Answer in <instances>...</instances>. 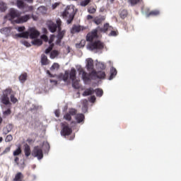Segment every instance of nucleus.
Instances as JSON below:
<instances>
[{
  "label": "nucleus",
  "instance_id": "obj_25",
  "mask_svg": "<svg viewBox=\"0 0 181 181\" xmlns=\"http://www.w3.org/2000/svg\"><path fill=\"white\" fill-rule=\"evenodd\" d=\"M22 179H23V174H22V173L19 172V173H16L13 181H22Z\"/></svg>",
  "mask_w": 181,
  "mask_h": 181
},
{
  "label": "nucleus",
  "instance_id": "obj_52",
  "mask_svg": "<svg viewBox=\"0 0 181 181\" xmlns=\"http://www.w3.org/2000/svg\"><path fill=\"white\" fill-rule=\"evenodd\" d=\"M88 12H89V13H95V8H89Z\"/></svg>",
  "mask_w": 181,
  "mask_h": 181
},
{
  "label": "nucleus",
  "instance_id": "obj_14",
  "mask_svg": "<svg viewBox=\"0 0 181 181\" xmlns=\"http://www.w3.org/2000/svg\"><path fill=\"white\" fill-rule=\"evenodd\" d=\"M90 76H93V77H97V78H105V72L103 71H92L90 73Z\"/></svg>",
  "mask_w": 181,
  "mask_h": 181
},
{
  "label": "nucleus",
  "instance_id": "obj_51",
  "mask_svg": "<svg viewBox=\"0 0 181 181\" xmlns=\"http://www.w3.org/2000/svg\"><path fill=\"white\" fill-rule=\"evenodd\" d=\"M11 151V147H7L5 148V150L3 151V153H8V152Z\"/></svg>",
  "mask_w": 181,
  "mask_h": 181
},
{
  "label": "nucleus",
  "instance_id": "obj_4",
  "mask_svg": "<svg viewBox=\"0 0 181 181\" xmlns=\"http://www.w3.org/2000/svg\"><path fill=\"white\" fill-rule=\"evenodd\" d=\"M88 47L89 50L91 52H95V53H98V52H101L105 47V44L101 42L100 40H95L91 42L88 44Z\"/></svg>",
  "mask_w": 181,
  "mask_h": 181
},
{
  "label": "nucleus",
  "instance_id": "obj_54",
  "mask_svg": "<svg viewBox=\"0 0 181 181\" xmlns=\"http://www.w3.org/2000/svg\"><path fill=\"white\" fill-rule=\"evenodd\" d=\"M14 162H15L16 165H19V158H18V157H15Z\"/></svg>",
  "mask_w": 181,
  "mask_h": 181
},
{
  "label": "nucleus",
  "instance_id": "obj_44",
  "mask_svg": "<svg viewBox=\"0 0 181 181\" xmlns=\"http://www.w3.org/2000/svg\"><path fill=\"white\" fill-rule=\"evenodd\" d=\"M91 0H83V1H82L81 2V6H87V4H90V1Z\"/></svg>",
  "mask_w": 181,
  "mask_h": 181
},
{
  "label": "nucleus",
  "instance_id": "obj_20",
  "mask_svg": "<svg viewBox=\"0 0 181 181\" xmlns=\"http://www.w3.org/2000/svg\"><path fill=\"white\" fill-rule=\"evenodd\" d=\"M11 30H12V28L11 27H6L3 28L0 30V32L3 34L5 35L6 36H8L11 35Z\"/></svg>",
  "mask_w": 181,
  "mask_h": 181
},
{
  "label": "nucleus",
  "instance_id": "obj_18",
  "mask_svg": "<svg viewBox=\"0 0 181 181\" xmlns=\"http://www.w3.org/2000/svg\"><path fill=\"white\" fill-rule=\"evenodd\" d=\"M85 116L83 115V113L76 114L75 115V119L77 122V124H81V122H84Z\"/></svg>",
  "mask_w": 181,
  "mask_h": 181
},
{
  "label": "nucleus",
  "instance_id": "obj_33",
  "mask_svg": "<svg viewBox=\"0 0 181 181\" xmlns=\"http://www.w3.org/2000/svg\"><path fill=\"white\" fill-rule=\"evenodd\" d=\"M32 44L34 46H42V45L43 44V42L40 39H35L33 41H32Z\"/></svg>",
  "mask_w": 181,
  "mask_h": 181
},
{
  "label": "nucleus",
  "instance_id": "obj_8",
  "mask_svg": "<svg viewBox=\"0 0 181 181\" xmlns=\"http://www.w3.org/2000/svg\"><path fill=\"white\" fill-rule=\"evenodd\" d=\"M62 129L61 130V135L62 136H69V135H71L73 130L69 127L67 122L62 123Z\"/></svg>",
  "mask_w": 181,
  "mask_h": 181
},
{
  "label": "nucleus",
  "instance_id": "obj_6",
  "mask_svg": "<svg viewBox=\"0 0 181 181\" xmlns=\"http://www.w3.org/2000/svg\"><path fill=\"white\" fill-rule=\"evenodd\" d=\"M11 94H12L11 88H7L3 91V95L1 97L2 104H4V105H9L11 104V101H9V95Z\"/></svg>",
  "mask_w": 181,
  "mask_h": 181
},
{
  "label": "nucleus",
  "instance_id": "obj_42",
  "mask_svg": "<svg viewBox=\"0 0 181 181\" xmlns=\"http://www.w3.org/2000/svg\"><path fill=\"white\" fill-rule=\"evenodd\" d=\"M129 4H131L132 6L134 5H136L139 2H141V0H129Z\"/></svg>",
  "mask_w": 181,
  "mask_h": 181
},
{
  "label": "nucleus",
  "instance_id": "obj_39",
  "mask_svg": "<svg viewBox=\"0 0 181 181\" xmlns=\"http://www.w3.org/2000/svg\"><path fill=\"white\" fill-rule=\"evenodd\" d=\"M54 46V44H51L50 46L45 49V52L46 53V54H48V53L53 49Z\"/></svg>",
  "mask_w": 181,
  "mask_h": 181
},
{
  "label": "nucleus",
  "instance_id": "obj_58",
  "mask_svg": "<svg viewBox=\"0 0 181 181\" xmlns=\"http://www.w3.org/2000/svg\"><path fill=\"white\" fill-rule=\"evenodd\" d=\"M47 74H49V76L50 77H54V76H53V74H52V73H50L49 71H47Z\"/></svg>",
  "mask_w": 181,
  "mask_h": 181
},
{
  "label": "nucleus",
  "instance_id": "obj_55",
  "mask_svg": "<svg viewBox=\"0 0 181 181\" xmlns=\"http://www.w3.org/2000/svg\"><path fill=\"white\" fill-rule=\"evenodd\" d=\"M23 30H25V27H18V32H23Z\"/></svg>",
  "mask_w": 181,
  "mask_h": 181
},
{
  "label": "nucleus",
  "instance_id": "obj_59",
  "mask_svg": "<svg viewBox=\"0 0 181 181\" xmlns=\"http://www.w3.org/2000/svg\"><path fill=\"white\" fill-rule=\"evenodd\" d=\"M76 124H77V122H76V121H72L71 122V125H76Z\"/></svg>",
  "mask_w": 181,
  "mask_h": 181
},
{
  "label": "nucleus",
  "instance_id": "obj_5",
  "mask_svg": "<svg viewBox=\"0 0 181 181\" xmlns=\"http://www.w3.org/2000/svg\"><path fill=\"white\" fill-rule=\"evenodd\" d=\"M18 16H21L19 11L15 8H11L9 13L4 16V22H12V20L15 19V18H18Z\"/></svg>",
  "mask_w": 181,
  "mask_h": 181
},
{
  "label": "nucleus",
  "instance_id": "obj_23",
  "mask_svg": "<svg viewBox=\"0 0 181 181\" xmlns=\"http://www.w3.org/2000/svg\"><path fill=\"white\" fill-rule=\"evenodd\" d=\"M41 64L42 66H47V64H49V59H47V56L45 54L41 56Z\"/></svg>",
  "mask_w": 181,
  "mask_h": 181
},
{
  "label": "nucleus",
  "instance_id": "obj_53",
  "mask_svg": "<svg viewBox=\"0 0 181 181\" xmlns=\"http://www.w3.org/2000/svg\"><path fill=\"white\" fill-rule=\"evenodd\" d=\"M55 115L56 117H57V118H59V117H60V110H55Z\"/></svg>",
  "mask_w": 181,
  "mask_h": 181
},
{
  "label": "nucleus",
  "instance_id": "obj_24",
  "mask_svg": "<svg viewBox=\"0 0 181 181\" xmlns=\"http://www.w3.org/2000/svg\"><path fill=\"white\" fill-rule=\"evenodd\" d=\"M69 71H66L64 74H59V78H62L64 81H67V80H69Z\"/></svg>",
  "mask_w": 181,
  "mask_h": 181
},
{
  "label": "nucleus",
  "instance_id": "obj_63",
  "mask_svg": "<svg viewBox=\"0 0 181 181\" xmlns=\"http://www.w3.org/2000/svg\"><path fill=\"white\" fill-rule=\"evenodd\" d=\"M92 18H93V16H90V15H88V16H87V18L89 19V20L91 19Z\"/></svg>",
  "mask_w": 181,
  "mask_h": 181
},
{
  "label": "nucleus",
  "instance_id": "obj_38",
  "mask_svg": "<svg viewBox=\"0 0 181 181\" xmlns=\"http://www.w3.org/2000/svg\"><path fill=\"white\" fill-rule=\"evenodd\" d=\"M127 15H128V11H127V10H122L120 11V17L122 19H124Z\"/></svg>",
  "mask_w": 181,
  "mask_h": 181
},
{
  "label": "nucleus",
  "instance_id": "obj_45",
  "mask_svg": "<svg viewBox=\"0 0 181 181\" xmlns=\"http://www.w3.org/2000/svg\"><path fill=\"white\" fill-rule=\"evenodd\" d=\"M11 108H8V110H6V111H4V112H3V114H4V115L5 116V117H8V115H11Z\"/></svg>",
  "mask_w": 181,
  "mask_h": 181
},
{
  "label": "nucleus",
  "instance_id": "obj_11",
  "mask_svg": "<svg viewBox=\"0 0 181 181\" xmlns=\"http://www.w3.org/2000/svg\"><path fill=\"white\" fill-rule=\"evenodd\" d=\"M76 114H77V110L71 108L69 112L64 115V119L66 121H71V116H74Z\"/></svg>",
  "mask_w": 181,
  "mask_h": 181
},
{
  "label": "nucleus",
  "instance_id": "obj_12",
  "mask_svg": "<svg viewBox=\"0 0 181 181\" xmlns=\"http://www.w3.org/2000/svg\"><path fill=\"white\" fill-rule=\"evenodd\" d=\"M86 29H87V27L80 25H74L72 28L71 29V33H72V35H74V33H79V32L86 30Z\"/></svg>",
  "mask_w": 181,
  "mask_h": 181
},
{
  "label": "nucleus",
  "instance_id": "obj_56",
  "mask_svg": "<svg viewBox=\"0 0 181 181\" xmlns=\"http://www.w3.org/2000/svg\"><path fill=\"white\" fill-rule=\"evenodd\" d=\"M59 6V3H55L52 4V9H56L57 6Z\"/></svg>",
  "mask_w": 181,
  "mask_h": 181
},
{
  "label": "nucleus",
  "instance_id": "obj_1",
  "mask_svg": "<svg viewBox=\"0 0 181 181\" xmlns=\"http://www.w3.org/2000/svg\"><path fill=\"white\" fill-rule=\"evenodd\" d=\"M77 13V8L74 5L67 6L62 12V18L66 23H71Z\"/></svg>",
  "mask_w": 181,
  "mask_h": 181
},
{
  "label": "nucleus",
  "instance_id": "obj_36",
  "mask_svg": "<svg viewBox=\"0 0 181 181\" xmlns=\"http://www.w3.org/2000/svg\"><path fill=\"white\" fill-rule=\"evenodd\" d=\"M59 54V51L57 50H53L51 53H50V59H55L56 57H57V55Z\"/></svg>",
  "mask_w": 181,
  "mask_h": 181
},
{
  "label": "nucleus",
  "instance_id": "obj_50",
  "mask_svg": "<svg viewBox=\"0 0 181 181\" xmlns=\"http://www.w3.org/2000/svg\"><path fill=\"white\" fill-rule=\"evenodd\" d=\"M95 100H96L95 96L92 95V96L90 97V103H95Z\"/></svg>",
  "mask_w": 181,
  "mask_h": 181
},
{
  "label": "nucleus",
  "instance_id": "obj_13",
  "mask_svg": "<svg viewBox=\"0 0 181 181\" xmlns=\"http://www.w3.org/2000/svg\"><path fill=\"white\" fill-rule=\"evenodd\" d=\"M48 29L52 33H54L56 30H62V23H49L48 25Z\"/></svg>",
  "mask_w": 181,
  "mask_h": 181
},
{
  "label": "nucleus",
  "instance_id": "obj_21",
  "mask_svg": "<svg viewBox=\"0 0 181 181\" xmlns=\"http://www.w3.org/2000/svg\"><path fill=\"white\" fill-rule=\"evenodd\" d=\"M76 74L77 71H76V69L74 68L71 69L69 73V78L70 80H71V81L76 80Z\"/></svg>",
  "mask_w": 181,
  "mask_h": 181
},
{
  "label": "nucleus",
  "instance_id": "obj_57",
  "mask_svg": "<svg viewBox=\"0 0 181 181\" xmlns=\"http://www.w3.org/2000/svg\"><path fill=\"white\" fill-rule=\"evenodd\" d=\"M42 33H44L45 35L47 34V29L43 28H42Z\"/></svg>",
  "mask_w": 181,
  "mask_h": 181
},
{
  "label": "nucleus",
  "instance_id": "obj_28",
  "mask_svg": "<svg viewBox=\"0 0 181 181\" xmlns=\"http://www.w3.org/2000/svg\"><path fill=\"white\" fill-rule=\"evenodd\" d=\"M80 81L75 79L72 81V87L73 88H75L76 90H78L80 88Z\"/></svg>",
  "mask_w": 181,
  "mask_h": 181
},
{
  "label": "nucleus",
  "instance_id": "obj_61",
  "mask_svg": "<svg viewBox=\"0 0 181 181\" xmlns=\"http://www.w3.org/2000/svg\"><path fill=\"white\" fill-rule=\"evenodd\" d=\"M51 83H54L55 84H57V81H54V80H50Z\"/></svg>",
  "mask_w": 181,
  "mask_h": 181
},
{
  "label": "nucleus",
  "instance_id": "obj_27",
  "mask_svg": "<svg viewBox=\"0 0 181 181\" xmlns=\"http://www.w3.org/2000/svg\"><path fill=\"white\" fill-rule=\"evenodd\" d=\"M117 76V69L114 67H112L110 69V76L109 77V80H112L114 77Z\"/></svg>",
  "mask_w": 181,
  "mask_h": 181
},
{
  "label": "nucleus",
  "instance_id": "obj_49",
  "mask_svg": "<svg viewBox=\"0 0 181 181\" xmlns=\"http://www.w3.org/2000/svg\"><path fill=\"white\" fill-rule=\"evenodd\" d=\"M38 11L40 12H42V13H46V8L43 6H41L38 8Z\"/></svg>",
  "mask_w": 181,
  "mask_h": 181
},
{
  "label": "nucleus",
  "instance_id": "obj_30",
  "mask_svg": "<svg viewBox=\"0 0 181 181\" xmlns=\"http://www.w3.org/2000/svg\"><path fill=\"white\" fill-rule=\"evenodd\" d=\"M160 12L158 10H153L151 11L149 13L146 14L147 18L149 16H158V15H160Z\"/></svg>",
  "mask_w": 181,
  "mask_h": 181
},
{
  "label": "nucleus",
  "instance_id": "obj_29",
  "mask_svg": "<svg viewBox=\"0 0 181 181\" xmlns=\"http://www.w3.org/2000/svg\"><path fill=\"white\" fill-rule=\"evenodd\" d=\"M16 6L18 9H24L25 8V2L22 0H17L16 1Z\"/></svg>",
  "mask_w": 181,
  "mask_h": 181
},
{
  "label": "nucleus",
  "instance_id": "obj_35",
  "mask_svg": "<svg viewBox=\"0 0 181 181\" xmlns=\"http://www.w3.org/2000/svg\"><path fill=\"white\" fill-rule=\"evenodd\" d=\"M22 153V149L21 147H18L16 150H15L13 153V156H19Z\"/></svg>",
  "mask_w": 181,
  "mask_h": 181
},
{
  "label": "nucleus",
  "instance_id": "obj_16",
  "mask_svg": "<svg viewBox=\"0 0 181 181\" xmlns=\"http://www.w3.org/2000/svg\"><path fill=\"white\" fill-rule=\"evenodd\" d=\"M79 74H81L83 81H90V75L87 72L84 71L83 68L78 69Z\"/></svg>",
  "mask_w": 181,
  "mask_h": 181
},
{
  "label": "nucleus",
  "instance_id": "obj_31",
  "mask_svg": "<svg viewBox=\"0 0 181 181\" xmlns=\"http://www.w3.org/2000/svg\"><path fill=\"white\" fill-rule=\"evenodd\" d=\"M8 9V6L4 1H0V11L1 12H5Z\"/></svg>",
  "mask_w": 181,
  "mask_h": 181
},
{
  "label": "nucleus",
  "instance_id": "obj_17",
  "mask_svg": "<svg viewBox=\"0 0 181 181\" xmlns=\"http://www.w3.org/2000/svg\"><path fill=\"white\" fill-rule=\"evenodd\" d=\"M29 19H30V16L29 15H25V16H22L19 17L17 19L16 23H26Z\"/></svg>",
  "mask_w": 181,
  "mask_h": 181
},
{
  "label": "nucleus",
  "instance_id": "obj_32",
  "mask_svg": "<svg viewBox=\"0 0 181 181\" xmlns=\"http://www.w3.org/2000/svg\"><path fill=\"white\" fill-rule=\"evenodd\" d=\"M28 78V74L27 73H23L19 76V81L21 83H25Z\"/></svg>",
  "mask_w": 181,
  "mask_h": 181
},
{
  "label": "nucleus",
  "instance_id": "obj_2",
  "mask_svg": "<svg viewBox=\"0 0 181 181\" xmlns=\"http://www.w3.org/2000/svg\"><path fill=\"white\" fill-rule=\"evenodd\" d=\"M40 36V33L35 28H29L28 31L23 32L15 35L16 37H23L24 39H37Z\"/></svg>",
  "mask_w": 181,
  "mask_h": 181
},
{
  "label": "nucleus",
  "instance_id": "obj_62",
  "mask_svg": "<svg viewBox=\"0 0 181 181\" xmlns=\"http://www.w3.org/2000/svg\"><path fill=\"white\" fill-rule=\"evenodd\" d=\"M56 23H62V21L60 19L57 20Z\"/></svg>",
  "mask_w": 181,
  "mask_h": 181
},
{
  "label": "nucleus",
  "instance_id": "obj_60",
  "mask_svg": "<svg viewBox=\"0 0 181 181\" xmlns=\"http://www.w3.org/2000/svg\"><path fill=\"white\" fill-rule=\"evenodd\" d=\"M24 1H25L28 4H32V2H33V0H24Z\"/></svg>",
  "mask_w": 181,
  "mask_h": 181
},
{
  "label": "nucleus",
  "instance_id": "obj_26",
  "mask_svg": "<svg viewBox=\"0 0 181 181\" xmlns=\"http://www.w3.org/2000/svg\"><path fill=\"white\" fill-rule=\"evenodd\" d=\"M11 131H12V124H9L8 126L4 127L3 129V134L4 135H8Z\"/></svg>",
  "mask_w": 181,
  "mask_h": 181
},
{
  "label": "nucleus",
  "instance_id": "obj_10",
  "mask_svg": "<svg viewBox=\"0 0 181 181\" xmlns=\"http://www.w3.org/2000/svg\"><path fill=\"white\" fill-rule=\"evenodd\" d=\"M32 156L34 158H37L40 160V159H43V150L39 146H35L32 152Z\"/></svg>",
  "mask_w": 181,
  "mask_h": 181
},
{
  "label": "nucleus",
  "instance_id": "obj_34",
  "mask_svg": "<svg viewBox=\"0 0 181 181\" xmlns=\"http://www.w3.org/2000/svg\"><path fill=\"white\" fill-rule=\"evenodd\" d=\"M104 21H105V16H99L95 18V23H101L102 22H104Z\"/></svg>",
  "mask_w": 181,
  "mask_h": 181
},
{
  "label": "nucleus",
  "instance_id": "obj_43",
  "mask_svg": "<svg viewBox=\"0 0 181 181\" xmlns=\"http://www.w3.org/2000/svg\"><path fill=\"white\" fill-rule=\"evenodd\" d=\"M13 139V137L12 136V135L8 134L6 136V139H5V141L6 142H11V141H12Z\"/></svg>",
  "mask_w": 181,
  "mask_h": 181
},
{
  "label": "nucleus",
  "instance_id": "obj_37",
  "mask_svg": "<svg viewBox=\"0 0 181 181\" xmlns=\"http://www.w3.org/2000/svg\"><path fill=\"white\" fill-rule=\"evenodd\" d=\"M97 66L98 69H100V70H105V64L103 62H98Z\"/></svg>",
  "mask_w": 181,
  "mask_h": 181
},
{
  "label": "nucleus",
  "instance_id": "obj_64",
  "mask_svg": "<svg viewBox=\"0 0 181 181\" xmlns=\"http://www.w3.org/2000/svg\"><path fill=\"white\" fill-rule=\"evenodd\" d=\"M2 141H4V139L2 137H0V144L1 142H2Z\"/></svg>",
  "mask_w": 181,
  "mask_h": 181
},
{
  "label": "nucleus",
  "instance_id": "obj_48",
  "mask_svg": "<svg viewBox=\"0 0 181 181\" xmlns=\"http://www.w3.org/2000/svg\"><path fill=\"white\" fill-rule=\"evenodd\" d=\"M54 41V35H52L50 36L49 40H48L49 44V45H52V43H53Z\"/></svg>",
  "mask_w": 181,
  "mask_h": 181
},
{
  "label": "nucleus",
  "instance_id": "obj_19",
  "mask_svg": "<svg viewBox=\"0 0 181 181\" xmlns=\"http://www.w3.org/2000/svg\"><path fill=\"white\" fill-rule=\"evenodd\" d=\"M86 67L88 70H94V60L91 58H88L86 59Z\"/></svg>",
  "mask_w": 181,
  "mask_h": 181
},
{
  "label": "nucleus",
  "instance_id": "obj_40",
  "mask_svg": "<svg viewBox=\"0 0 181 181\" xmlns=\"http://www.w3.org/2000/svg\"><path fill=\"white\" fill-rule=\"evenodd\" d=\"M11 101L13 104H16V103H18V99L16 98H15L14 95L11 94Z\"/></svg>",
  "mask_w": 181,
  "mask_h": 181
},
{
  "label": "nucleus",
  "instance_id": "obj_46",
  "mask_svg": "<svg viewBox=\"0 0 181 181\" xmlns=\"http://www.w3.org/2000/svg\"><path fill=\"white\" fill-rule=\"evenodd\" d=\"M21 43L22 45H24V46H26V47H30V43H29L28 41L26 40H21Z\"/></svg>",
  "mask_w": 181,
  "mask_h": 181
},
{
  "label": "nucleus",
  "instance_id": "obj_15",
  "mask_svg": "<svg viewBox=\"0 0 181 181\" xmlns=\"http://www.w3.org/2000/svg\"><path fill=\"white\" fill-rule=\"evenodd\" d=\"M66 35L65 30H58V34L57 35V40L56 41V45H60L62 43V40L64 37V35Z\"/></svg>",
  "mask_w": 181,
  "mask_h": 181
},
{
  "label": "nucleus",
  "instance_id": "obj_47",
  "mask_svg": "<svg viewBox=\"0 0 181 181\" xmlns=\"http://www.w3.org/2000/svg\"><path fill=\"white\" fill-rule=\"evenodd\" d=\"M41 39H42L44 42H49V37L46 35H42Z\"/></svg>",
  "mask_w": 181,
  "mask_h": 181
},
{
  "label": "nucleus",
  "instance_id": "obj_9",
  "mask_svg": "<svg viewBox=\"0 0 181 181\" xmlns=\"http://www.w3.org/2000/svg\"><path fill=\"white\" fill-rule=\"evenodd\" d=\"M98 32H100V30H98V27L97 29H94L88 33L86 35V41L91 42L94 39H98Z\"/></svg>",
  "mask_w": 181,
  "mask_h": 181
},
{
  "label": "nucleus",
  "instance_id": "obj_7",
  "mask_svg": "<svg viewBox=\"0 0 181 181\" xmlns=\"http://www.w3.org/2000/svg\"><path fill=\"white\" fill-rule=\"evenodd\" d=\"M94 93H95L97 97H103V94H104V91L102 89L97 88L94 90L93 88H90L83 92V95H91Z\"/></svg>",
  "mask_w": 181,
  "mask_h": 181
},
{
  "label": "nucleus",
  "instance_id": "obj_41",
  "mask_svg": "<svg viewBox=\"0 0 181 181\" xmlns=\"http://www.w3.org/2000/svg\"><path fill=\"white\" fill-rule=\"evenodd\" d=\"M60 66L57 63H54L53 65L51 66V70H57L59 69Z\"/></svg>",
  "mask_w": 181,
  "mask_h": 181
},
{
  "label": "nucleus",
  "instance_id": "obj_22",
  "mask_svg": "<svg viewBox=\"0 0 181 181\" xmlns=\"http://www.w3.org/2000/svg\"><path fill=\"white\" fill-rule=\"evenodd\" d=\"M24 153H25V156H26V158H28V156H30V153H32V152L30 151V146L28 144H25L24 146Z\"/></svg>",
  "mask_w": 181,
  "mask_h": 181
},
{
  "label": "nucleus",
  "instance_id": "obj_3",
  "mask_svg": "<svg viewBox=\"0 0 181 181\" xmlns=\"http://www.w3.org/2000/svg\"><path fill=\"white\" fill-rule=\"evenodd\" d=\"M98 30L100 33H107V32H110L109 36H118L119 33L118 30L114 28L112 26H110L109 23H105L103 27H98Z\"/></svg>",
  "mask_w": 181,
  "mask_h": 181
}]
</instances>
